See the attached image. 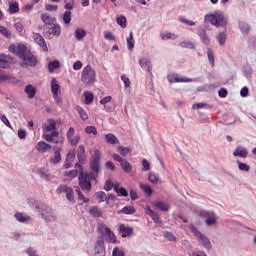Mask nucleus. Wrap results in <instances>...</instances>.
Returning <instances> with one entry per match:
<instances>
[{
  "instance_id": "58836bf2",
  "label": "nucleus",
  "mask_w": 256,
  "mask_h": 256,
  "mask_svg": "<svg viewBox=\"0 0 256 256\" xmlns=\"http://www.w3.org/2000/svg\"><path fill=\"white\" fill-rule=\"evenodd\" d=\"M15 218L17 219V221H19L20 223H25L27 221H29L31 219V217L27 216V215H23V213H16L15 214Z\"/></svg>"
},
{
  "instance_id": "f3484780",
  "label": "nucleus",
  "mask_w": 256,
  "mask_h": 256,
  "mask_svg": "<svg viewBox=\"0 0 256 256\" xmlns=\"http://www.w3.org/2000/svg\"><path fill=\"white\" fill-rule=\"evenodd\" d=\"M42 129L48 133L49 131H57V122L53 119H48L45 123L42 124Z\"/></svg>"
},
{
  "instance_id": "b1692460",
  "label": "nucleus",
  "mask_w": 256,
  "mask_h": 256,
  "mask_svg": "<svg viewBox=\"0 0 256 256\" xmlns=\"http://www.w3.org/2000/svg\"><path fill=\"white\" fill-rule=\"evenodd\" d=\"M119 231L122 233V237H131L133 234V228L131 227H126L125 224H121L119 226Z\"/></svg>"
},
{
  "instance_id": "f257e3e1",
  "label": "nucleus",
  "mask_w": 256,
  "mask_h": 256,
  "mask_svg": "<svg viewBox=\"0 0 256 256\" xmlns=\"http://www.w3.org/2000/svg\"><path fill=\"white\" fill-rule=\"evenodd\" d=\"M100 163H101V152L95 149L90 159V169L94 171V173L96 174H94L93 172H89V173L80 172L78 179H79V185L81 189L85 191H91L92 189L91 183H97V174L99 173V171H101Z\"/></svg>"
},
{
  "instance_id": "bf43d9fd",
  "label": "nucleus",
  "mask_w": 256,
  "mask_h": 256,
  "mask_svg": "<svg viewBox=\"0 0 256 256\" xmlns=\"http://www.w3.org/2000/svg\"><path fill=\"white\" fill-rule=\"evenodd\" d=\"M104 38L107 39V41H115V35L109 31L104 32Z\"/></svg>"
},
{
  "instance_id": "79ce46f5",
  "label": "nucleus",
  "mask_w": 256,
  "mask_h": 256,
  "mask_svg": "<svg viewBox=\"0 0 256 256\" xmlns=\"http://www.w3.org/2000/svg\"><path fill=\"white\" fill-rule=\"evenodd\" d=\"M126 42L129 51H133V47H135V42H133V32H130V36L126 39Z\"/></svg>"
},
{
  "instance_id": "a19ab883",
  "label": "nucleus",
  "mask_w": 256,
  "mask_h": 256,
  "mask_svg": "<svg viewBox=\"0 0 256 256\" xmlns=\"http://www.w3.org/2000/svg\"><path fill=\"white\" fill-rule=\"evenodd\" d=\"M95 197L99 201V203H103L107 199V194L103 191H100L95 193Z\"/></svg>"
},
{
  "instance_id": "864d4df0",
  "label": "nucleus",
  "mask_w": 256,
  "mask_h": 256,
  "mask_svg": "<svg viewBox=\"0 0 256 256\" xmlns=\"http://www.w3.org/2000/svg\"><path fill=\"white\" fill-rule=\"evenodd\" d=\"M76 193H77L78 199H79L80 201H83V203H89V199H87V198L85 197V195H83V193H81V190L77 189V190H76Z\"/></svg>"
},
{
  "instance_id": "5701e85b",
  "label": "nucleus",
  "mask_w": 256,
  "mask_h": 256,
  "mask_svg": "<svg viewBox=\"0 0 256 256\" xmlns=\"http://www.w3.org/2000/svg\"><path fill=\"white\" fill-rule=\"evenodd\" d=\"M233 155L234 157H241L242 159H245L247 155H249V151H247V148H244L243 146H238L233 152Z\"/></svg>"
},
{
  "instance_id": "4d7b16f0",
  "label": "nucleus",
  "mask_w": 256,
  "mask_h": 256,
  "mask_svg": "<svg viewBox=\"0 0 256 256\" xmlns=\"http://www.w3.org/2000/svg\"><path fill=\"white\" fill-rule=\"evenodd\" d=\"M65 175L66 177H71V179H75V177L79 175V172L77 170H71V171L65 172Z\"/></svg>"
},
{
  "instance_id": "3c124183",
  "label": "nucleus",
  "mask_w": 256,
  "mask_h": 256,
  "mask_svg": "<svg viewBox=\"0 0 256 256\" xmlns=\"http://www.w3.org/2000/svg\"><path fill=\"white\" fill-rule=\"evenodd\" d=\"M63 21L66 25L71 23V11H66L63 15Z\"/></svg>"
},
{
  "instance_id": "13d9d810",
  "label": "nucleus",
  "mask_w": 256,
  "mask_h": 256,
  "mask_svg": "<svg viewBox=\"0 0 256 256\" xmlns=\"http://www.w3.org/2000/svg\"><path fill=\"white\" fill-rule=\"evenodd\" d=\"M164 237L168 241H177V237H175V235H173V233H170V232H165Z\"/></svg>"
},
{
  "instance_id": "ddd939ff",
  "label": "nucleus",
  "mask_w": 256,
  "mask_h": 256,
  "mask_svg": "<svg viewBox=\"0 0 256 256\" xmlns=\"http://www.w3.org/2000/svg\"><path fill=\"white\" fill-rule=\"evenodd\" d=\"M168 81L169 83H189L191 79L180 76L179 74H169Z\"/></svg>"
},
{
  "instance_id": "ea45409f",
  "label": "nucleus",
  "mask_w": 256,
  "mask_h": 256,
  "mask_svg": "<svg viewBox=\"0 0 256 256\" xmlns=\"http://www.w3.org/2000/svg\"><path fill=\"white\" fill-rule=\"evenodd\" d=\"M236 163H237L238 169L240 171H245L246 173H249V171L251 169V167H249V165H247V164H245V163H243V162H241L239 160H237Z\"/></svg>"
},
{
  "instance_id": "603ef678",
  "label": "nucleus",
  "mask_w": 256,
  "mask_h": 256,
  "mask_svg": "<svg viewBox=\"0 0 256 256\" xmlns=\"http://www.w3.org/2000/svg\"><path fill=\"white\" fill-rule=\"evenodd\" d=\"M112 256H125V251L119 249V247H115L113 249Z\"/></svg>"
},
{
  "instance_id": "7ed1b4c3",
  "label": "nucleus",
  "mask_w": 256,
  "mask_h": 256,
  "mask_svg": "<svg viewBox=\"0 0 256 256\" xmlns=\"http://www.w3.org/2000/svg\"><path fill=\"white\" fill-rule=\"evenodd\" d=\"M205 21L214 25V27H225L227 25V18L223 15V12H214L205 16Z\"/></svg>"
},
{
  "instance_id": "c03bdc74",
  "label": "nucleus",
  "mask_w": 256,
  "mask_h": 256,
  "mask_svg": "<svg viewBox=\"0 0 256 256\" xmlns=\"http://www.w3.org/2000/svg\"><path fill=\"white\" fill-rule=\"evenodd\" d=\"M59 67H60L59 61H52L48 64V69L50 73H53V71H55V69H59Z\"/></svg>"
},
{
  "instance_id": "052dcab7",
  "label": "nucleus",
  "mask_w": 256,
  "mask_h": 256,
  "mask_svg": "<svg viewBox=\"0 0 256 256\" xmlns=\"http://www.w3.org/2000/svg\"><path fill=\"white\" fill-rule=\"evenodd\" d=\"M114 187H115V184H113V182H111V180H107L105 182L104 189L106 191H111V189H113Z\"/></svg>"
},
{
  "instance_id": "6ab92c4d",
  "label": "nucleus",
  "mask_w": 256,
  "mask_h": 256,
  "mask_svg": "<svg viewBox=\"0 0 256 256\" xmlns=\"http://www.w3.org/2000/svg\"><path fill=\"white\" fill-rule=\"evenodd\" d=\"M54 155L50 158V163L57 165L61 161V147L55 146L53 148Z\"/></svg>"
},
{
  "instance_id": "338daca9",
  "label": "nucleus",
  "mask_w": 256,
  "mask_h": 256,
  "mask_svg": "<svg viewBox=\"0 0 256 256\" xmlns=\"http://www.w3.org/2000/svg\"><path fill=\"white\" fill-rule=\"evenodd\" d=\"M45 9L46 11H57L58 6L53 4H46Z\"/></svg>"
},
{
  "instance_id": "8fccbe9b",
  "label": "nucleus",
  "mask_w": 256,
  "mask_h": 256,
  "mask_svg": "<svg viewBox=\"0 0 256 256\" xmlns=\"http://www.w3.org/2000/svg\"><path fill=\"white\" fill-rule=\"evenodd\" d=\"M140 189H142V191H144V193H146V195L153 194V190L149 187V185L140 184Z\"/></svg>"
},
{
  "instance_id": "4be33fe9",
  "label": "nucleus",
  "mask_w": 256,
  "mask_h": 256,
  "mask_svg": "<svg viewBox=\"0 0 256 256\" xmlns=\"http://www.w3.org/2000/svg\"><path fill=\"white\" fill-rule=\"evenodd\" d=\"M153 207H156V209H159V211H164L167 213L170 209L169 203L163 202V201H154L152 202Z\"/></svg>"
},
{
  "instance_id": "423d86ee",
  "label": "nucleus",
  "mask_w": 256,
  "mask_h": 256,
  "mask_svg": "<svg viewBox=\"0 0 256 256\" xmlns=\"http://www.w3.org/2000/svg\"><path fill=\"white\" fill-rule=\"evenodd\" d=\"M98 231L105 237L108 243H117V236H115V233L107 225L103 223L98 224Z\"/></svg>"
},
{
  "instance_id": "e2e57ef3",
  "label": "nucleus",
  "mask_w": 256,
  "mask_h": 256,
  "mask_svg": "<svg viewBox=\"0 0 256 256\" xmlns=\"http://www.w3.org/2000/svg\"><path fill=\"white\" fill-rule=\"evenodd\" d=\"M142 166V171H149L151 169L149 161H147L146 159L142 160Z\"/></svg>"
},
{
  "instance_id": "69168bd1",
  "label": "nucleus",
  "mask_w": 256,
  "mask_h": 256,
  "mask_svg": "<svg viewBox=\"0 0 256 256\" xmlns=\"http://www.w3.org/2000/svg\"><path fill=\"white\" fill-rule=\"evenodd\" d=\"M207 56H208L210 63L213 65V63H215V58L213 56V50L208 49Z\"/></svg>"
},
{
  "instance_id": "5fc2aeb1",
  "label": "nucleus",
  "mask_w": 256,
  "mask_h": 256,
  "mask_svg": "<svg viewBox=\"0 0 256 256\" xmlns=\"http://www.w3.org/2000/svg\"><path fill=\"white\" fill-rule=\"evenodd\" d=\"M0 33L4 35V37H11V32L5 26H0Z\"/></svg>"
},
{
  "instance_id": "9d476101",
  "label": "nucleus",
  "mask_w": 256,
  "mask_h": 256,
  "mask_svg": "<svg viewBox=\"0 0 256 256\" xmlns=\"http://www.w3.org/2000/svg\"><path fill=\"white\" fill-rule=\"evenodd\" d=\"M44 35L47 39H53V37H59V35H61V26H59V24H53L44 32Z\"/></svg>"
},
{
  "instance_id": "37998d69",
  "label": "nucleus",
  "mask_w": 256,
  "mask_h": 256,
  "mask_svg": "<svg viewBox=\"0 0 256 256\" xmlns=\"http://www.w3.org/2000/svg\"><path fill=\"white\" fill-rule=\"evenodd\" d=\"M148 179L153 183V185H157V183H159V175L155 173H149Z\"/></svg>"
},
{
  "instance_id": "4468645a",
  "label": "nucleus",
  "mask_w": 256,
  "mask_h": 256,
  "mask_svg": "<svg viewBox=\"0 0 256 256\" xmlns=\"http://www.w3.org/2000/svg\"><path fill=\"white\" fill-rule=\"evenodd\" d=\"M33 39L35 43H37V45H39V47H41L43 51L45 52L49 51V48L47 47V43L45 42V39L43 38V36H41V34L33 33Z\"/></svg>"
},
{
  "instance_id": "09e8293b",
  "label": "nucleus",
  "mask_w": 256,
  "mask_h": 256,
  "mask_svg": "<svg viewBox=\"0 0 256 256\" xmlns=\"http://www.w3.org/2000/svg\"><path fill=\"white\" fill-rule=\"evenodd\" d=\"M85 133H87V135H97V128L95 126H87L85 128Z\"/></svg>"
},
{
  "instance_id": "dca6fc26",
  "label": "nucleus",
  "mask_w": 256,
  "mask_h": 256,
  "mask_svg": "<svg viewBox=\"0 0 256 256\" xmlns=\"http://www.w3.org/2000/svg\"><path fill=\"white\" fill-rule=\"evenodd\" d=\"M13 63V57L5 54H0V67L2 69H7L9 65Z\"/></svg>"
},
{
  "instance_id": "cd10ccee",
  "label": "nucleus",
  "mask_w": 256,
  "mask_h": 256,
  "mask_svg": "<svg viewBox=\"0 0 256 256\" xmlns=\"http://www.w3.org/2000/svg\"><path fill=\"white\" fill-rule=\"evenodd\" d=\"M24 91L28 95V99H33V97H35V95L37 93V89L35 87H33V85H31V84H28L25 87Z\"/></svg>"
},
{
  "instance_id": "9b49d317",
  "label": "nucleus",
  "mask_w": 256,
  "mask_h": 256,
  "mask_svg": "<svg viewBox=\"0 0 256 256\" xmlns=\"http://www.w3.org/2000/svg\"><path fill=\"white\" fill-rule=\"evenodd\" d=\"M200 216L206 219L205 223L206 225H208V227H211L212 225H215V223H217V216H215L214 212L202 210L200 211Z\"/></svg>"
},
{
  "instance_id": "412c9836",
  "label": "nucleus",
  "mask_w": 256,
  "mask_h": 256,
  "mask_svg": "<svg viewBox=\"0 0 256 256\" xmlns=\"http://www.w3.org/2000/svg\"><path fill=\"white\" fill-rule=\"evenodd\" d=\"M59 135V132L57 131H53L51 132V134H43V138L45 139V141H48V143H63V139L62 140H55V137H57Z\"/></svg>"
},
{
  "instance_id": "bb28decb",
  "label": "nucleus",
  "mask_w": 256,
  "mask_h": 256,
  "mask_svg": "<svg viewBox=\"0 0 256 256\" xmlns=\"http://www.w3.org/2000/svg\"><path fill=\"white\" fill-rule=\"evenodd\" d=\"M74 35H75V39L77 41H83V39H85L86 35H87V32L85 31V29L83 28H77L75 31H74Z\"/></svg>"
},
{
  "instance_id": "2f4dec72",
  "label": "nucleus",
  "mask_w": 256,
  "mask_h": 256,
  "mask_svg": "<svg viewBox=\"0 0 256 256\" xmlns=\"http://www.w3.org/2000/svg\"><path fill=\"white\" fill-rule=\"evenodd\" d=\"M140 66L142 67V69H146V71H148V73H151V61L145 59V58H141L139 60Z\"/></svg>"
},
{
  "instance_id": "f03ea898",
  "label": "nucleus",
  "mask_w": 256,
  "mask_h": 256,
  "mask_svg": "<svg viewBox=\"0 0 256 256\" xmlns=\"http://www.w3.org/2000/svg\"><path fill=\"white\" fill-rule=\"evenodd\" d=\"M9 51L15 55H18V57L22 59L24 65L27 67H35V65H37V57L27 50L25 45L18 44L16 46L15 44H12L9 46Z\"/></svg>"
},
{
  "instance_id": "72a5a7b5",
  "label": "nucleus",
  "mask_w": 256,
  "mask_h": 256,
  "mask_svg": "<svg viewBox=\"0 0 256 256\" xmlns=\"http://www.w3.org/2000/svg\"><path fill=\"white\" fill-rule=\"evenodd\" d=\"M89 213L92 217H102L103 212L97 206H92L89 210Z\"/></svg>"
},
{
  "instance_id": "774afa93",
  "label": "nucleus",
  "mask_w": 256,
  "mask_h": 256,
  "mask_svg": "<svg viewBox=\"0 0 256 256\" xmlns=\"http://www.w3.org/2000/svg\"><path fill=\"white\" fill-rule=\"evenodd\" d=\"M200 38L205 43V45H208L209 37H207V34L205 32L200 33Z\"/></svg>"
},
{
  "instance_id": "c9c22d12",
  "label": "nucleus",
  "mask_w": 256,
  "mask_h": 256,
  "mask_svg": "<svg viewBox=\"0 0 256 256\" xmlns=\"http://www.w3.org/2000/svg\"><path fill=\"white\" fill-rule=\"evenodd\" d=\"M94 98L95 96L93 95L92 92H89V91L84 92V99H85L86 105H91L93 103Z\"/></svg>"
},
{
  "instance_id": "6e6d98bb",
  "label": "nucleus",
  "mask_w": 256,
  "mask_h": 256,
  "mask_svg": "<svg viewBox=\"0 0 256 256\" xmlns=\"http://www.w3.org/2000/svg\"><path fill=\"white\" fill-rule=\"evenodd\" d=\"M217 40L219 41L220 45H225V41H227V36L225 33H220L217 37Z\"/></svg>"
},
{
  "instance_id": "680f3d73",
  "label": "nucleus",
  "mask_w": 256,
  "mask_h": 256,
  "mask_svg": "<svg viewBox=\"0 0 256 256\" xmlns=\"http://www.w3.org/2000/svg\"><path fill=\"white\" fill-rule=\"evenodd\" d=\"M239 27L242 33H249V25L247 23H240Z\"/></svg>"
},
{
  "instance_id": "aec40b11",
  "label": "nucleus",
  "mask_w": 256,
  "mask_h": 256,
  "mask_svg": "<svg viewBox=\"0 0 256 256\" xmlns=\"http://www.w3.org/2000/svg\"><path fill=\"white\" fill-rule=\"evenodd\" d=\"M35 148L38 153H47L48 151H51V144H48L45 141H40L36 144Z\"/></svg>"
},
{
  "instance_id": "e433bc0d",
  "label": "nucleus",
  "mask_w": 256,
  "mask_h": 256,
  "mask_svg": "<svg viewBox=\"0 0 256 256\" xmlns=\"http://www.w3.org/2000/svg\"><path fill=\"white\" fill-rule=\"evenodd\" d=\"M120 165L125 173H131V171H133L131 163L127 162V160L122 161Z\"/></svg>"
},
{
  "instance_id": "20e7f679",
  "label": "nucleus",
  "mask_w": 256,
  "mask_h": 256,
  "mask_svg": "<svg viewBox=\"0 0 256 256\" xmlns=\"http://www.w3.org/2000/svg\"><path fill=\"white\" fill-rule=\"evenodd\" d=\"M97 79V74L95 70L90 65L83 68L81 73V81L84 85H93Z\"/></svg>"
},
{
  "instance_id": "a211bd4d",
  "label": "nucleus",
  "mask_w": 256,
  "mask_h": 256,
  "mask_svg": "<svg viewBox=\"0 0 256 256\" xmlns=\"http://www.w3.org/2000/svg\"><path fill=\"white\" fill-rule=\"evenodd\" d=\"M144 211H145L146 215L151 217V219L154 221V223H161V216H159V214L157 212H155L153 209H151L150 207H146V208H144Z\"/></svg>"
},
{
  "instance_id": "39448f33",
  "label": "nucleus",
  "mask_w": 256,
  "mask_h": 256,
  "mask_svg": "<svg viewBox=\"0 0 256 256\" xmlns=\"http://www.w3.org/2000/svg\"><path fill=\"white\" fill-rule=\"evenodd\" d=\"M35 208L39 211L41 217L45 219V221H54L55 215L53 214V210L49 208L46 204L38 203Z\"/></svg>"
},
{
  "instance_id": "f704fd0d",
  "label": "nucleus",
  "mask_w": 256,
  "mask_h": 256,
  "mask_svg": "<svg viewBox=\"0 0 256 256\" xmlns=\"http://www.w3.org/2000/svg\"><path fill=\"white\" fill-rule=\"evenodd\" d=\"M160 37L163 41H165L167 39H173V40L177 39V35L167 32V31L161 32Z\"/></svg>"
},
{
  "instance_id": "c756f323",
  "label": "nucleus",
  "mask_w": 256,
  "mask_h": 256,
  "mask_svg": "<svg viewBox=\"0 0 256 256\" xmlns=\"http://www.w3.org/2000/svg\"><path fill=\"white\" fill-rule=\"evenodd\" d=\"M9 5V13L11 15H15V13H19V3L16 1H10Z\"/></svg>"
},
{
  "instance_id": "49530a36",
  "label": "nucleus",
  "mask_w": 256,
  "mask_h": 256,
  "mask_svg": "<svg viewBox=\"0 0 256 256\" xmlns=\"http://www.w3.org/2000/svg\"><path fill=\"white\" fill-rule=\"evenodd\" d=\"M116 21L118 25H120V27H122L123 29L127 27V18H125L124 16L118 17Z\"/></svg>"
},
{
  "instance_id": "0eeeda50",
  "label": "nucleus",
  "mask_w": 256,
  "mask_h": 256,
  "mask_svg": "<svg viewBox=\"0 0 256 256\" xmlns=\"http://www.w3.org/2000/svg\"><path fill=\"white\" fill-rule=\"evenodd\" d=\"M67 141L72 145V147H77L79 145V141H81V136L79 134H75V128L70 127L66 133Z\"/></svg>"
},
{
  "instance_id": "473e14b6",
  "label": "nucleus",
  "mask_w": 256,
  "mask_h": 256,
  "mask_svg": "<svg viewBox=\"0 0 256 256\" xmlns=\"http://www.w3.org/2000/svg\"><path fill=\"white\" fill-rule=\"evenodd\" d=\"M76 111L80 115V119L82 121H87V119H89V115L87 114V111H85V109H83V107L76 106Z\"/></svg>"
},
{
  "instance_id": "a878e982",
  "label": "nucleus",
  "mask_w": 256,
  "mask_h": 256,
  "mask_svg": "<svg viewBox=\"0 0 256 256\" xmlns=\"http://www.w3.org/2000/svg\"><path fill=\"white\" fill-rule=\"evenodd\" d=\"M105 141H106V143H109L110 145H119V138H117V136H115L112 133L105 135Z\"/></svg>"
},
{
  "instance_id": "de8ad7c7",
  "label": "nucleus",
  "mask_w": 256,
  "mask_h": 256,
  "mask_svg": "<svg viewBox=\"0 0 256 256\" xmlns=\"http://www.w3.org/2000/svg\"><path fill=\"white\" fill-rule=\"evenodd\" d=\"M66 161L68 163H73L75 161V150H70L66 155Z\"/></svg>"
},
{
  "instance_id": "6e6552de",
  "label": "nucleus",
  "mask_w": 256,
  "mask_h": 256,
  "mask_svg": "<svg viewBox=\"0 0 256 256\" xmlns=\"http://www.w3.org/2000/svg\"><path fill=\"white\" fill-rule=\"evenodd\" d=\"M51 93L54 101L58 104L61 103V97H59V95H61V86L55 78L51 80Z\"/></svg>"
},
{
  "instance_id": "393cba45",
  "label": "nucleus",
  "mask_w": 256,
  "mask_h": 256,
  "mask_svg": "<svg viewBox=\"0 0 256 256\" xmlns=\"http://www.w3.org/2000/svg\"><path fill=\"white\" fill-rule=\"evenodd\" d=\"M95 252L98 253V255H103L105 253V242L103 241V238H100L95 246Z\"/></svg>"
},
{
  "instance_id": "f8f14e48",
  "label": "nucleus",
  "mask_w": 256,
  "mask_h": 256,
  "mask_svg": "<svg viewBox=\"0 0 256 256\" xmlns=\"http://www.w3.org/2000/svg\"><path fill=\"white\" fill-rule=\"evenodd\" d=\"M56 193L58 195H61V193H66V199H68V201L73 202L74 201V197H73V189H71L69 186L67 185H60L58 187V189L56 190Z\"/></svg>"
},
{
  "instance_id": "2eb2a0df",
  "label": "nucleus",
  "mask_w": 256,
  "mask_h": 256,
  "mask_svg": "<svg viewBox=\"0 0 256 256\" xmlns=\"http://www.w3.org/2000/svg\"><path fill=\"white\" fill-rule=\"evenodd\" d=\"M77 159L79 165H85V161H87V155L85 154V146L79 145L77 148Z\"/></svg>"
},
{
  "instance_id": "1a4fd4ad",
  "label": "nucleus",
  "mask_w": 256,
  "mask_h": 256,
  "mask_svg": "<svg viewBox=\"0 0 256 256\" xmlns=\"http://www.w3.org/2000/svg\"><path fill=\"white\" fill-rule=\"evenodd\" d=\"M192 233H194L195 237H197L199 243L205 247V249H209L211 247V242L207 236L203 235L201 232L197 231V229L193 226H190Z\"/></svg>"
},
{
  "instance_id": "a18cd8bd",
  "label": "nucleus",
  "mask_w": 256,
  "mask_h": 256,
  "mask_svg": "<svg viewBox=\"0 0 256 256\" xmlns=\"http://www.w3.org/2000/svg\"><path fill=\"white\" fill-rule=\"evenodd\" d=\"M118 151L123 155V157H126V155H129L131 153V148L124 147V146H118Z\"/></svg>"
},
{
  "instance_id": "c85d7f7f",
  "label": "nucleus",
  "mask_w": 256,
  "mask_h": 256,
  "mask_svg": "<svg viewBox=\"0 0 256 256\" xmlns=\"http://www.w3.org/2000/svg\"><path fill=\"white\" fill-rule=\"evenodd\" d=\"M114 191L120 197H128V195H129V193H127V190L123 187H120L118 183L114 184Z\"/></svg>"
},
{
  "instance_id": "7c9ffc66",
  "label": "nucleus",
  "mask_w": 256,
  "mask_h": 256,
  "mask_svg": "<svg viewBox=\"0 0 256 256\" xmlns=\"http://www.w3.org/2000/svg\"><path fill=\"white\" fill-rule=\"evenodd\" d=\"M40 17L45 25H52V23H55V18L47 13H42Z\"/></svg>"
},
{
  "instance_id": "4c0bfd02",
  "label": "nucleus",
  "mask_w": 256,
  "mask_h": 256,
  "mask_svg": "<svg viewBox=\"0 0 256 256\" xmlns=\"http://www.w3.org/2000/svg\"><path fill=\"white\" fill-rule=\"evenodd\" d=\"M135 207L133 206H125L120 210V213H123L124 215H133L135 213Z\"/></svg>"
},
{
  "instance_id": "0e129e2a",
  "label": "nucleus",
  "mask_w": 256,
  "mask_h": 256,
  "mask_svg": "<svg viewBox=\"0 0 256 256\" xmlns=\"http://www.w3.org/2000/svg\"><path fill=\"white\" fill-rule=\"evenodd\" d=\"M14 29H16V31H17L18 33H22V32H23V29H24L23 23H21V22H16V23L14 24Z\"/></svg>"
}]
</instances>
